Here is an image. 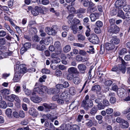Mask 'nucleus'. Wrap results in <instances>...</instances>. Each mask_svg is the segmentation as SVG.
Returning <instances> with one entry per match:
<instances>
[{
    "mask_svg": "<svg viewBox=\"0 0 130 130\" xmlns=\"http://www.w3.org/2000/svg\"><path fill=\"white\" fill-rule=\"evenodd\" d=\"M33 40L34 41L38 42L40 40V39L37 35H35L33 38Z\"/></svg>",
    "mask_w": 130,
    "mask_h": 130,
    "instance_id": "e2e57ef3",
    "label": "nucleus"
},
{
    "mask_svg": "<svg viewBox=\"0 0 130 130\" xmlns=\"http://www.w3.org/2000/svg\"><path fill=\"white\" fill-rule=\"evenodd\" d=\"M95 25L98 27L100 28L103 26V24L102 22L100 21H98L96 23Z\"/></svg>",
    "mask_w": 130,
    "mask_h": 130,
    "instance_id": "c03bdc74",
    "label": "nucleus"
},
{
    "mask_svg": "<svg viewBox=\"0 0 130 130\" xmlns=\"http://www.w3.org/2000/svg\"><path fill=\"white\" fill-rule=\"evenodd\" d=\"M71 29L73 31V34H76L77 33L78 28L76 25H73L72 26Z\"/></svg>",
    "mask_w": 130,
    "mask_h": 130,
    "instance_id": "2f4dec72",
    "label": "nucleus"
},
{
    "mask_svg": "<svg viewBox=\"0 0 130 130\" xmlns=\"http://www.w3.org/2000/svg\"><path fill=\"white\" fill-rule=\"evenodd\" d=\"M73 74L69 73L67 76V78L69 80H71L72 79H73Z\"/></svg>",
    "mask_w": 130,
    "mask_h": 130,
    "instance_id": "49530a36",
    "label": "nucleus"
},
{
    "mask_svg": "<svg viewBox=\"0 0 130 130\" xmlns=\"http://www.w3.org/2000/svg\"><path fill=\"white\" fill-rule=\"evenodd\" d=\"M120 126L122 128H126L129 126V123L126 121L124 120L123 123H120Z\"/></svg>",
    "mask_w": 130,
    "mask_h": 130,
    "instance_id": "6ab92c4d",
    "label": "nucleus"
},
{
    "mask_svg": "<svg viewBox=\"0 0 130 130\" xmlns=\"http://www.w3.org/2000/svg\"><path fill=\"white\" fill-rule=\"evenodd\" d=\"M77 37L78 40L79 41H83L85 39V36L81 34H79L77 35Z\"/></svg>",
    "mask_w": 130,
    "mask_h": 130,
    "instance_id": "7c9ffc66",
    "label": "nucleus"
},
{
    "mask_svg": "<svg viewBox=\"0 0 130 130\" xmlns=\"http://www.w3.org/2000/svg\"><path fill=\"white\" fill-rule=\"evenodd\" d=\"M126 0H117L115 3V5L117 8L120 9L126 5Z\"/></svg>",
    "mask_w": 130,
    "mask_h": 130,
    "instance_id": "39448f33",
    "label": "nucleus"
},
{
    "mask_svg": "<svg viewBox=\"0 0 130 130\" xmlns=\"http://www.w3.org/2000/svg\"><path fill=\"white\" fill-rule=\"evenodd\" d=\"M39 32L40 36L42 37H44L46 35V33L44 32V30L42 29L40 30Z\"/></svg>",
    "mask_w": 130,
    "mask_h": 130,
    "instance_id": "bf43d9fd",
    "label": "nucleus"
},
{
    "mask_svg": "<svg viewBox=\"0 0 130 130\" xmlns=\"http://www.w3.org/2000/svg\"><path fill=\"white\" fill-rule=\"evenodd\" d=\"M1 92L3 95L8 94L10 93L9 90L6 89L2 90L1 91Z\"/></svg>",
    "mask_w": 130,
    "mask_h": 130,
    "instance_id": "c756f323",
    "label": "nucleus"
},
{
    "mask_svg": "<svg viewBox=\"0 0 130 130\" xmlns=\"http://www.w3.org/2000/svg\"><path fill=\"white\" fill-rule=\"evenodd\" d=\"M73 45L74 46H76L79 47H83L84 46V45L81 43H74Z\"/></svg>",
    "mask_w": 130,
    "mask_h": 130,
    "instance_id": "8fccbe9b",
    "label": "nucleus"
},
{
    "mask_svg": "<svg viewBox=\"0 0 130 130\" xmlns=\"http://www.w3.org/2000/svg\"><path fill=\"white\" fill-rule=\"evenodd\" d=\"M6 35V32L3 30L0 31V37H5Z\"/></svg>",
    "mask_w": 130,
    "mask_h": 130,
    "instance_id": "338daca9",
    "label": "nucleus"
},
{
    "mask_svg": "<svg viewBox=\"0 0 130 130\" xmlns=\"http://www.w3.org/2000/svg\"><path fill=\"white\" fill-rule=\"evenodd\" d=\"M60 92V90L56 88H51L48 89V94H57Z\"/></svg>",
    "mask_w": 130,
    "mask_h": 130,
    "instance_id": "4468645a",
    "label": "nucleus"
},
{
    "mask_svg": "<svg viewBox=\"0 0 130 130\" xmlns=\"http://www.w3.org/2000/svg\"><path fill=\"white\" fill-rule=\"evenodd\" d=\"M31 46V44L30 42L25 43L24 45V46L27 50Z\"/></svg>",
    "mask_w": 130,
    "mask_h": 130,
    "instance_id": "de8ad7c7",
    "label": "nucleus"
},
{
    "mask_svg": "<svg viewBox=\"0 0 130 130\" xmlns=\"http://www.w3.org/2000/svg\"><path fill=\"white\" fill-rule=\"evenodd\" d=\"M48 89L47 87L46 86H43L41 87V88H35L34 89L32 95H34L37 93L43 97H45L46 96V93L48 94Z\"/></svg>",
    "mask_w": 130,
    "mask_h": 130,
    "instance_id": "f257e3e1",
    "label": "nucleus"
},
{
    "mask_svg": "<svg viewBox=\"0 0 130 130\" xmlns=\"http://www.w3.org/2000/svg\"><path fill=\"white\" fill-rule=\"evenodd\" d=\"M79 126L76 125H73L71 128V130H79L80 129Z\"/></svg>",
    "mask_w": 130,
    "mask_h": 130,
    "instance_id": "37998d69",
    "label": "nucleus"
},
{
    "mask_svg": "<svg viewBox=\"0 0 130 130\" xmlns=\"http://www.w3.org/2000/svg\"><path fill=\"white\" fill-rule=\"evenodd\" d=\"M69 91L70 93L72 95H74L76 92L75 88L74 87H71L70 88Z\"/></svg>",
    "mask_w": 130,
    "mask_h": 130,
    "instance_id": "58836bf2",
    "label": "nucleus"
},
{
    "mask_svg": "<svg viewBox=\"0 0 130 130\" xmlns=\"http://www.w3.org/2000/svg\"><path fill=\"white\" fill-rule=\"evenodd\" d=\"M82 3L83 6L85 7H88L90 8L92 7L94 5L92 2L88 0H83L82 1Z\"/></svg>",
    "mask_w": 130,
    "mask_h": 130,
    "instance_id": "0eeeda50",
    "label": "nucleus"
},
{
    "mask_svg": "<svg viewBox=\"0 0 130 130\" xmlns=\"http://www.w3.org/2000/svg\"><path fill=\"white\" fill-rule=\"evenodd\" d=\"M6 43V40L4 38H0V44L4 45Z\"/></svg>",
    "mask_w": 130,
    "mask_h": 130,
    "instance_id": "13d9d810",
    "label": "nucleus"
},
{
    "mask_svg": "<svg viewBox=\"0 0 130 130\" xmlns=\"http://www.w3.org/2000/svg\"><path fill=\"white\" fill-rule=\"evenodd\" d=\"M119 70H120L123 73H124L126 71V70L124 66H122L121 64V67L119 68Z\"/></svg>",
    "mask_w": 130,
    "mask_h": 130,
    "instance_id": "0e129e2a",
    "label": "nucleus"
},
{
    "mask_svg": "<svg viewBox=\"0 0 130 130\" xmlns=\"http://www.w3.org/2000/svg\"><path fill=\"white\" fill-rule=\"evenodd\" d=\"M92 67H91L90 68V70L89 71L88 74H89V77L88 79H92L93 78V77H92V75L91 74V72L92 69Z\"/></svg>",
    "mask_w": 130,
    "mask_h": 130,
    "instance_id": "4d7b16f0",
    "label": "nucleus"
},
{
    "mask_svg": "<svg viewBox=\"0 0 130 130\" xmlns=\"http://www.w3.org/2000/svg\"><path fill=\"white\" fill-rule=\"evenodd\" d=\"M98 111V109L97 107L94 106L90 110V113L92 115H94Z\"/></svg>",
    "mask_w": 130,
    "mask_h": 130,
    "instance_id": "aec40b11",
    "label": "nucleus"
},
{
    "mask_svg": "<svg viewBox=\"0 0 130 130\" xmlns=\"http://www.w3.org/2000/svg\"><path fill=\"white\" fill-rule=\"evenodd\" d=\"M31 100L33 102L35 103H39L41 101V98L37 96H35L31 98Z\"/></svg>",
    "mask_w": 130,
    "mask_h": 130,
    "instance_id": "f3484780",
    "label": "nucleus"
},
{
    "mask_svg": "<svg viewBox=\"0 0 130 130\" xmlns=\"http://www.w3.org/2000/svg\"><path fill=\"white\" fill-rule=\"evenodd\" d=\"M69 125L66 124H63L61 125L60 127V128H61L63 130H67L69 129L68 128Z\"/></svg>",
    "mask_w": 130,
    "mask_h": 130,
    "instance_id": "f704fd0d",
    "label": "nucleus"
},
{
    "mask_svg": "<svg viewBox=\"0 0 130 130\" xmlns=\"http://www.w3.org/2000/svg\"><path fill=\"white\" fill-rule=\"evenodd\" d=\"M96 15V14L91 13L90 15V17L91 22H94L96 19H98V17H97Z\"/></svg>",
    "mask_w": 130,
    "mask_h": 130,
    "instance_id": "5701e85b",
    "label": "nucleus"
},
{
    "mask_svg": "<svg viewBox=\"0 0 130 130\" xmlns=\"http://www.w3.org/2000/svg\"><path fill=\"white\" fill-rule=\"evenodd\" d=\"M68 73L72 74L78 73H79L77 71V69L74 67H71L69 68L68 70Z\"/></svg>",
    "mask_w": 130,
    "mask_h": 130,
    "instance_id": "2eb2a0df",
    "label": "nucleus"
},
{
    "mask_svg": "<svg viewBox=\"0 0 130 130\" xmlns=\"http://www.w3.org/2000/svg\"><path fill=\"white\" fill-rule=\"evenodd\" d=\"M39 43L41 45L44 44L46 45H48L50 44V42L48 41L47 39H46L44 40H41L40 41Z\"/></svg>",
    "mask_w": 130,
    "mask_h": 130,
    "instance_id": "bb28decb",
    "label": "nucleus"
},
{
    "mask_svg": "<svg viewBox=\"0 0 130 130\" xmlns=\"http://www.w3.org/2000/svg\"><path fill=\"white\" fill-rule=\"evenodd\" d=\"M112 83V82L111 80H108L106 81L104 83L105 86L109 87L110 86Z\"/></svg>",
    "mask_w": 130,
    "mask_h": 130,
    "instance_id": "c9c22d12",
    "label": "nucleus"
},
{
    "mask_svg": "<svg viewBox=\"0 0 130 130\" xmlns=\"http://www.w3.org/2000/svg\"><path fill=\"white\" fill-rule=\"evenodd\" d=\"M127 50L126 48H123L119 52V55H123L126 53Z\"/></svg>",
    "mask_w": 130,
    "mask_h": 130,
    "instance_id": "a19ab883",
    "label": "nucleus"
},
{
    "mask_svg": "<svg viewBox=\"0 0 130 130\" xmlns=\"http://www.w3.org/2000/svg\"><path fill=\"white\" fill-rule=\"evenodd\" d=\"M73 83L76 85L79 84L80 82V80L79 78L77 76L74 77L73 79Z\"/></svg>",
    "mask_w": 130,
    "mask_h": 130,
    "instance_id": "393cba45",
    "label": "nucleus"
},
{
    "mask_svg": "<svg viewBox=\"0 0 130 130\" xmlns=\"http://www.w3.org/2000/svg\"><path fill=\"white\" fill-rule=\"evenodd\" d=\"M118 96L121 98L126 97L127 96V93L125 90L123 88H121L117 92Z\"/></svg>",
    "mask_w": 130,
    "mask_h": 130,
    "instance_id": "6e6552de",
    "label": "nucleus"
},
{
    "mask_svg": "<svg viewBox=\"0 0 130 130\" xmlns=\"http://www.w3.org/2000/svg\"><path fill=\"white\" fill-rule=\"evenodd\" d=\"M111 89L112 90L114 91H117L118 89V88L117 85L113 84L112 85Z\"/></svg>",
    "mask_w": 130,
    "mask_h": 130,
    "instance_id": "09e8293b",
    "label": "nucleus"
},
{
    "mask_svg": "<svg viewBox=\"0 0 130 130\" xmlns=\"http://www.w3.org/2000/svg\"><path fill=\"white\" fill-rule=\"evenodd\" d=\"M100 86L98 85H96L93 86L92 88V90L93 91H99L101 90Z\"/></svg>",
    "mask_w": 130,
    "mask_h": 130,
    "instance_id": "72a5a7b5",
    "label": "nucleus"
},
{
    "mask_svg": "<svg viewBox=\"0 0 130 130\" xmlns=\"http://www.w3.org/2000/svg\"><path fill=\"white\" fill-rule=\"evenodd\" d=\"M45 31L49 35H52L55 36V35L56 31H55L52 27H46L45 28Z\"/></svg>",
    "mask_w": 130,
    "mask_h": 130,
    "instance_id": "9d476101",
    "label": "nucleus"
},
{
    "mask_svg": "<svg viewBox=\"0 0 130 130\" xmlns=\"http://www.w3.org/2000/svg\"><path fill=\"white\" fill-rule=\"evenodd\" d=\"M77 68L79 71L82 74H84L87 69L86 66L83 63L79 64L77 66Z\"/></svg>",
    "mask_w": 130,
    "mask_h": 130,
    "instance_id": "423d86ee",
    "label": "nucleus"
},
{
    "mask_svg": "<svg viewBox=\"0 0 130 130\" xmlns=\"http://www.w3.org/2000/svg\"><path fill=\"white\" fill-rule=\"evenodd\" d=\"M41 8L38 6H36L31 11V12L32 14L36 16L39 14V10Z\"/></svg>",
    "mask_w": 130,
    "mask_h": 130,
    "instance_id": "ddd939ff",
    "label": "nucleus"
},
{
    "mask_svg": "<svg viewBox=\"0 0 130 130\" xmlns=\"http://www.w3.org/2000/svg\"><path fill=\"white\" fill-rule=\"evenodd\" d=\"M79 54L82 56H85L87 53L86 51L83 50H79Z\"/></svg>",
    "mask_w": 130,
    "mask_h": 130,
    "instance_id": "603ef678",
    "label": "nucleus"
},
{
    "mask_svg": "<svg viewBox=\"0 0 130 130\" xmlns=\"http://www.w3.org/2000/svg\"><path fill=\"white\" fill-rule=\"evenodd\" d=\"M129 112H130V107H128L126 109L123 111L122 112V113L124 115L127 113Z\"/></svg>",
    "mask_w": 130,
    "mask_h": 130,
    "instance_id": "052dcab7",
    "label": "nucleus"
},
{
    "mask_svg": "<svg viewBox=\"0 0 130 130\" xmlns=\"http://www.w3.org/2000/svg\"><path fill=\"white\" fill-rule=\"evenodd\" d=\"M27 28L29 29L31 33L32 34H35L37 32V29L35 27H32Z\"/></svg>",
    "mask_w": 130,
    "mask_h": 130,
    "instance_id": "a878e982",
    "label": "nucleus"
},
{
    "mask_svg": "<svg viewBox=\"0 0 130 130\" xmlns=\"http://www.w3.org/2000/svg\"><path fill=\"white\" fill-rule=\"evenodd\" d=\"M12 54L11 52L8 51L5 52L3 54V55L5 57H7L8 56L11 55Z\"/></svg>",
    "mask_w": 130,
    "mask_h": 130,
    "instance_id": "69168bd1",
    "label": "nucleus"
},
{
    "mask_svg": "<svg viewBox=\"0 0 130 130\" xmlns=\"http://www.w3.org/2000/svg\"><path fill=\"white\" fill-rule=\"evenodd\" d=\"M24 64H22L20 65L18 68L19 72L21 74L23 75V74L24 73H26L27 71L26 68Z\"/></svg>",
    "mask_w": 130,
    "mask_h": 130,
    "instance_id": "1a4fd4ad",
    "label": "nucleus"
},
{
    "mask_svg": "<svg viewBox=\"0 0 130 130\" xmlns=\"http://www.w3.org/2000/svg\"><path fill=\"white\" fill-rule=\"evenodd\" d=\"M22 75L19 72H17L15 74L13 80L15 82L19 81Z\"/></svg>",
    "mask_w": 130,
    "mask_h": 130,
    "instance_id": "f8f14e48",
    "label": "nucleus"
},
{
    "mask_svg": "<svg viewBox=\"0 0 130 130\" xmlns=\"http://www.w3.org/2000/svg\"><path fill=\"white\" fill-rule=\"evenodd\" d=\"M87 120H88V121L86 123V125L87 126H88L89 127H91L93 125L92 120L90 119H87Z\"/></svg>",
    "mask_w": 130,
    "mask_h": 130,
    "instance_id": "79ce46f5",
    "label": "nucleus"
},
{
    "mask_svg": "<svg viewBox=\"0 0 130 130\" xmlns=\"http://www.w3.org/2000/svg\"><path fill=\"white\" fill-rule=\"evenodd\" d=\"M29 113L31 115L34 116H36L37 115L36 110L33 108H31L29 110Z\"/></svg>",
    "mask_w": 130,
    "mask_h": 130,
    "instance_id": "412c9836",
    "label": "nucleus"
},
{
    "mask_svg": "<svg viewBox=\"0 0 130 130\" xmlns=\"http://www.w3.org/2000/svg\"><path fill=\"white\" fill-rule=\"evenodd\" d=\"M106 113L108 115H110L112 114L113 112V110L112 109L109 108L107 109L106 110Z\"/></svg>",
    "mask_w": 130,
    "mask_h": 130,
    "instance_id": "a18cd8bd",
    "label": "nucleus"
},
{
    "mask_svg": "<svg viewBox=\"0 0 130 130\" xmlns=\"http://www.w3.org/2000/svg\"><path fill=\"white\" fill-rule=\"evenodd\" d=\"M7 107V105L4 101H2L0 102V107L1 108L5 109Z\"/></svg>",
    "mask_w": 130,
    "mask_h": 130,
    "instance_id": "473e14b6",
    "label": "nucleus"
},
{
    "mask_svg": "<svg viewBox=\"0 0 130 130\" xmlns=\"http://www.w3.org/2000/svg\"><path fill=\"white\" fill-rule=\"evenodd\" d=\"M67 9L69 12L72 13V14L74 13L75 11V8L72 7V5H69L67 7Z\"/></svg>",
    "mask_w": 130,
    "mask_h": 130,
    "instance_id": "cd10ccee",
    "label": "nucleus"
},
{
    "mask_svg": "<svg viewBox=\"0 0 130 130\" xmlns=\"http://www.w3.org/2000/svg\"><path fill=\"white\" fill-rule=\"evenodd\" d=\"M60 98L63 100H66L67 98V95L64 92L62 93L60 95Z\"/></svg>",
    "mask_w": 130,
    "mask_h": 130,
    "instance_id": "ea45409f",
    "label": "nucleus"
},
{
    "mask_svg": "<svg viewBox=\"0 0 130 130\" xmlns=\"http://www.w3.org/2000/svg\"><path fill=\"white\" fill-rule=\"evenodd\" d=\"M117 16L123 19H125L124 13L120 9L118 10Z\"/></svg>",
    "mask_w": 130,
    "mask_h": 130,
    "instance_id": "b1692460",
    "label": "nucleus"
},
{
    "mask_svg": "<svg viewBox=\"0 0 130 130\" xmlns=\"http://www.w3.org/2000/svg\"><path fill=\"white\" fill-rule=\"evenodd\" d=\"M86 9L83 8H80L77 11L76 13H84L86 12Z\"/></svg>",
    "mask_w": 130,
    "mask_h": 130,
    "instance_id": "e433bc0d",
    "label": "nucleus"
},
{
    "mask_svg": "<svg viewBox=\"0 0 130 130\" xmlns=\"http://www.w3.org/2000/svg\"><path fill=\"white\" fill-rule=\"evenodd\" d=\"M116 120V122L117 123H123V121L125 120L120 117H118L117 118Z\"/></svg>",
    "mask_w": 130,
    "mask_h": 130,
    "instance_id": "5fc2aeb1",
    "label": "nucleus"
},
{
    "mask_svg": "<svg viewBox=\"0 0 130 130\" xmlns=\"http://www.w3.org/2000/svg\"><path fill=\"white\" fill-rule=\"evenodd\" d=\"M82 106L86 110H88L89 108L92 107L93 105V103L92 100L88 101H83L82 103Z\"/></svg>",
    "mask_w": 130,
    "mask_h": 130,
    "instance_id": "f03ea898",
    "label": "nucleus"
},
{
    "mask_svg": "<svg viewBox=\"0 0 130 130\" xmlns=\"http://www.w3.org/2000/svg\"><path fill=\"white\" fill-rule=\"evenodd\" d=\"M104 47L106 50H111L115 47V45L111 42L106 43L105 44Z\"/></svg>",
    "mask_w": 130,
    "mask_h": 130,
    "instance_id": "9b49d317",
    "label": "nucleus"
},
{
    "mask_svg": "<svg viewBox=\"0 0 130 130\" xmlns=\"http://www.w3.org/2000/svg\"><path fill=\"white\" fill-rule=\"evenodd\" d=\"M12 112V110L10 108L7 109L6 111V114L8 116H10Z\"/></svg>",
    "mask_w": 130,
    "mask_h": 130,
    "instance_id": "864d4df0",
    "label": "nucleus"
},
{
    "mask_svg": "<svg viewBox=\"0 0 130 130\" xmlns=\"http://www.w3.org/2000/svg\"><path fill=\"white\" fill-rule=\"evenodd\" d=\"M71 49V47L70 45H68L64 47L63 48V51L64 52L67 53L69 52Z\"/></svg>",
    "mask_w": 130,
    "mask_h": 130,
    "instance_id": "c85d7f7f",
    "label": "nucleus"
},
{
    "mask_svg": "<svg viewBox=\"0 0 130 130\" xmlns=\"http://www.w3.org/2000/svg\"><path fill=\"white\" fill-rule=\"evenodd\" d=\"M47 117L48 119L51 120L52 122H53L54 120L57 118V117H54L50 114L47 115Z\"/></svg>",
    "mask_w": 130,
    "mask_h": 130,
    "instance_id": "4c0bfd02",
    "label": "nucleus"
},
{
    "mask_svg": "<svg viewBox=\"0 0 130 130\" xmlns=\"http://www.w3.org/2000/svg\"><path fill=\"white\" fill-rule=\"evenodd\" d=\"M15 96V95L12 94L6 96L5 98L8 101H9L13 102L14 101V97Z\"/></svg>",
    "mask_w": 130,
    "mask_h": 130,
    "instance_id": "a211bd4d",
    "label": "nucleus"
},
{
    "mask_svg": "<svg viewBox=\"0 0 130 130\" xmlns=\"http://www.w3.org/2000/svg\"><path fill=\"white\" fill-rule=\"evenodd\" d=\"M35 48L38 50L40 51H43L46 49V47L44 45L41 46L39 44L36 45Z\"/></svg>",
    "mask_w": 130,
    "mask_h": 130,
    "instance_id": "4be33fe9",
    "label": "nucleus"
},
{
    "mask_svg": "<svg viewBox=\"0 0 130 130\" xmlns=\"http://www.w3.org/2000/svg\"><path fill=\"white\" fill-rule=\"evenodd\" d=\"M23 91L24 92L25 94L27 95H29L31 93V91L27 88L24 90Z\"/></svg>",
    "mask_w": 130,
    "mask_h": 130,
    "instance_id": "680f3d73",
    "label": "nucleus"
},
{
    "mask_svg": "<svg viewBox=\"0 0 130 130\" xmlns=\"http://www.w3.org/2000/svg\"><path fill=\"white\" fill-rule=\"evenodd\" d=\"M78 102L77 101H74L72 102L70 105V107H73V108H74L77 105Z\"/></svg>",
    "mask_w": 130,
    "mask_h": 130,
    "instance_id": "6e6d98bb",
    "label": "nucleus"
},
{
    "mask_svg": "<svg viewBox=\"0 0 130 130\" xmlns=\"http://www.w3.org/2000/svg\"><path fill=\"white\" fill-rule=\"evenodd\" d=\"M107 30L110 33L116 34L119 32L120 29L116 25H114L109 26L107 28Z\"/></svg>",
    "mask_w": 130,
    "mask_h": 130,
    "instance_id": "7ed1b4c3",
    "label": "nucleus"
},
{
    "mask_svg": "<svg viewBox=\"0 0 130 130\" xmlns=\"http://www.w3.org/2000/svg\"><path fill=\"white\" fill-rule=\"evenodd\" d=\"M41 72L43 73L49 74L50 73V71L46 68L43 69H42Z\"/></svg>",
    "mask_w": 130,
    "mask_h": 130,
    "instance_id": "3c124183",
    "label": "nucleus"
},
{
    "mask_svg": "<svg viewBox=\"0 0 130 130\" xmlns=\"http://www.w3.org/2000/svg\"><path fill=\"white\" fill-rule=\"evenodd\" d=\"M125 19H127L129 20H130V11L127 12L125 15Z\"/></svg>",
    "mask_w": 130,
    "mask_h": 130,
    "instance_id": "774afa93",
    "label": "nucleus"
},
{
    "mask_svg": "<svg viewBox=\"0 0 130 130\" xmlns=\"http://www.w3.org/2000/svg\"><path fill=\"white\" fill-rule=\"evenodd\" d=\"M88 40L90 42L94 44H98L99 42L98 37L95 34L91 35Z\"/></svg>",
    "mask_w": 130,
    "mask_h": 130,
    "instance_id": "20e7f679",
    "label": "nucleus"
},
{
    "mask_svg": "<svg viewBox=\"0 0 130 130\" xmlns=\"http://www.w3.org/2000/svg\"><path fill=\"white\" fill-rule=\"evenodd\" d=\"M120 40L119 39L117 38L116 37H113L111 40L110 42L112 44H117L119 43Z\"/></svg>",
    "mask_w": 130,
    "mask_h": 130,
    "instance_id": "dca6fc26",
    "label": "nucleus"
}]
</instances>
